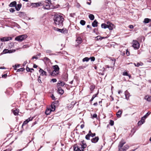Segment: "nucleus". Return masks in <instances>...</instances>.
<instances>
[{"label": "nucleus", "mask_w": 151, "mask_h": 151, "mask_svg": "<svg viewBox=\"0 0 151 151\" xmlns=\"http://www.w3.org/2000/svg\"><path fill=\"white\" fill-rule=\"evenodd\" d=\"M53 20L55 24L58 27L63 26L64 19L62 16L59 14L55 15Z\"/></svg>", "instance_id": "1"}, {"label": "nucleus", "mask_w": 151, "mask_h": 151, "mask_svg": "<svg viewBox=\"0 0 151 151\" xmlns=\"http://www.w3.org/2000/svg\"><path fill=\"white\" fill-rule=\"evenodd\" d=\"M87 147V145L84 140L81 141L79 145H75L74 146V150L75 151H83L84 149Z\"/></svg>", "instance_id": "2"}, {"label": "nucleus", "mask_w": 151, "mask_h": 151, "mask_svg": "<svg viewBox=\"0 0 151 151\" xmlns=\"http://www.w3.org/2000/svg\"><path fill=\"white\" fill-rule=\"evenodd\" d=\"M27 37L26 35H22L18 36L16 37L15 40L19 42H21L25 39Z\"/></svg>", "instance_id": "3"}, {"label": "nucleus", "mask_w": 151, "mask_h": 151, "mask_svg": "<svg viewBox=\"0 0 151 151\" xmlns=\"http://www.w3.org/2000/svg\"><path fill=\"white\" fill-rule=\"evenodd\" d=\"M132 47L135 49H138L139 47V44L136 40H133L132 42Z\"/></svg>", "instance_id": "4"}, {"label": "nucleus", "mask_w": 151, "mask_h": 151, "mask_svg": "<svg viewBox=\"0 0 151 151\" xmlns=\"http://www.w3.org/2000/svg\"><path fill=\"white\" fill-rule=\"evenodd\" d=\"M107 28L110 30H112L113 29L114 27V24L109 22H107Z\"/></svg>", "instance_id": "5"}, {"label": "nucleus", "mask_w": 151, "mask_h": 151, "mask_svg": "<svg viewBox=\"0 0 151 151\" xmlns=\"http://www.w3.org/2000/svg\"><path fill=\"white\" fill-rule=\"evenodd\" d=\"M129 148V146L126 145L123 147L118 148L119 151H126Z\"/></svg>", "instance_id": "6"}, {"label": "nucleus", "mask_w": 151, "mask_h": 151, "mask_svg": "<svg viewBox=\"0 0 151 151\" xmlns=\"http://www.w3.org/2000/svg\"><path fill=\"white\" fill-rule=\"evenodd\" d=\"M12 40V38L11 37H4L0 38V40H1L3 42L7 41L9 40Z\"/></svg>", "instance_id": "7"}, {"label": "nucleus", "mask_w": 151, "mask_h": 151, "mask_svg": "<svg viewBox=\"0 0 151 151\" xmlns=\"http://www.w3.org/2000/svg\"><path fill=\"white\" fill-rule=\"evenodd\" d=\"M75 104V102L72 101L70 103L68 104H67V107L68 109H71L73 107Z\"/></svg>", "instance_id": "8"}, {"label": "nucleus", "mask_w": 151, "mask_h": 151, "mask_svg": "<svg viewBox=\"0 0 151 151\" xmlns=\"http://www.w3.org/2000/svg\"><path fill=\"white\" fill-rule=\"evenodd\" d=\"M56 30L64 34H66L68 32V31L66 29H61L57 28Z\"/></svg>", "instance_id": "9"}, {"label": "nucleus", "mask_w": 151, "mask_h": 151, "mask_svg": "<svg viewBox=\"0 0 151 151\" xmlns=\"http://www.w3.org/2000/svg\"><path fill=\"white\" fill-rule=\"evenodd\" d=\"M43 8L45 9H51L50 4L47 3V1H45V4H44Z\"/></svg>", "instance_id": "10"}, {"label": "nucleus", "mask_w": 151, "mask_h": 151, "mask_svg": "<svg viewBox=\"0 0 151 151\" xmlns=\"http://www.w3.org/2000/svg\"><path fill=\"white\" fill-rule=\"evenodd\" d=\"M126 142L125 141L124 139H122L119 143L118 148L122 147L124 144Z\"/></svg>", "instance_id": "11"}, {"label": "nucleus", "mask_w": 151, "mask_h": 151, "mask_svg": "<svg viewBox=\"0 0 151 151\" xmlns=\"http://www.w3.org/2000/svg\"><path fill=\"white\" fill-rule=\"evenodd\" d=\"M65 84V83L64 82L59 81H58L57 85L58 87L63 86Z\"/></svg>", "instance_id": "12"}, {"label": "nucleus", "mask_w": 151, "mask_h": 151, "mask_svg": "<svg viewBox=\"0 0 151 151\" xmlns=\"http://www.w3.org/2000/svg\"><path fill=\"white\" fill-rule=\"evenodd\" d=\"M52 68L53 69V70L59 73L60 69L58 65H53L52 66Z\"/></svg>", "instance_id": "13"}, {"label": "nucleus", "mask_w": 151, "mask_h": 151, "mask_svg": "<svg viewBox=\"0 0 151 151\" xmlns=\"http://www.w3.org/2000/svg\"><path fill=\"white\" fill-rule=\"evenodd\" d=\"M33 117H30L24 121L23 124L22 125L26 124L32 120Z\"/></svg>", "instance_id": "14"}, {"label": "nucleus", "mask_w": 151, "mask_h": 151, "mask_svg": "<svg viewBox=\"0 0 151 151\" xmlns=\"http://www.w3.org/2000/svg\"><path fill=\"white\" fill-rule=\"evenodd\" d=\"M99 140V138L98 137H96L94 138H93L91 139V141L93 143H96Z\"/></svg>", "instance_id": "15"}, {"label": "nucleus", "mask_w": 151, "mask_h": 151, "mask_svg": "<svg viewBox=\"0 0 151 151\" xmlns=\"http://www.w3.org/2000/svg\"><path fill=\"white\" fill-rule=\"evenodd\" d=\"M50 75L52 76H55L57 75L58 73L59 72H56V71L53 70L52 72L50 73V72H49Z\"/></svg>", "instance_id": "16"}, {"label": "nucleus", "mask_w": 151, "mask_h": 151, "mask_svg": "<svg viewBox=\"0 0 151 151\" xmlns=\"http://www.w3.org/2000/svg\"><path fill=\"white\" fill-rule=\"evenodd\" d=\"M39 72L42 76H46L47 75V73L46 72L43 70L41 68L40 69Z\"/></svg>", "instance_id": "17"}, {"label": "nucleus", "mask_w": 151, "mask_h": 151, "mask_svg": "<svg viewBox=\"0 0 151 151\" xmlns=\"http://www.w3.org/2000/svg\"><path fill=\"white\" fill-rule=\"evenodd\" d=\"M125 96L126 99L127 100H128L130 96V94L127 91V90L125 92Z\"/></svg>", "instance_id": "18"}, {"label": "nucleus", "mask_w": 151, "mask_h": 151, "mask_svg": "<svg viewBox=\"0 0 151 151\" xmlns=\"http://www.w3.org/2000/svg\"><path fill=\"white\" fill-rule=\"evenodd\" d=\"M52 111L51 108H47L45 111V113L47 115H49L50 114Z\"/></svg>", "instance_id": "19"}, {"label": "nucleus", "mask_w": 151, "mask_h": 151, "mask_svg": "<svg viewBox=\"0 0 151 151\" xmlns=\"http://www.w3.org/2000/svg\"><path fill=\"white\" fill-rule=\"evenodd\" d=\"M42 60L44 62V63H46L49 62L50 61V59L46 57H45L44 58L42 59Z\"/></svg>", "instance_id": "20"}, {"label": "nucleus", "mask_w": 151, "mask_h": 151, "mask_svg": "<svg viewBox=\"0 0 151 151\" xmlns=\"http://www.w3.org/2000/svg\"><path fill=\"white\" fill-rule=\"evenodd\" d=\"M122 110H119L116 114V115L118 118H120L121 117L122 114Z\"/></svg>", "instance_id": "21"}, {"label": "nucleus", "mask_w": 151, "mask_h": 151, "mask_svg": "<svg viewBox=\"0 0 151 151\" xmlns=\"http://www.w3.org/2000/svg\"><path fill=\"white\" fill-rule=\"evenodd\" d=\"M76 42L78 44H80L82 42V39L80 37H78L76 40Z\"/></svg>", "instance_id": "22"}, {"label": "nucleus", "mask_w": 151, "mask_h": 151, "mask_svg": "<svg viewBox=\"0 0 151 151\" xmlns=\"http://www.w3.org/2000/svg\"><path fill=\"white\" fill-rule=\"evenodd\" d=\"M98 22L96 20H95L92 24V25L93 27H97V26Z\"/></svg>", "instance_id": "23"}, {"label": "nucleus", "mask_w": 151, "mask_h": 151, "mask_svg": "<svg viewBox=\"0 0 151 151\" xmlns=\"http://www.w3.org/2000/svg\"><path fill=\"white\" fill-rule=\"evenodd\" d=\"M21 4H18L17 5H16V6H15L16 9L17 11H19L21 8Z\"/></svg>", "instance_id": "24"}, {"label": "nucleus", "mask_w": 151, "mask_h": 151, "mask_svg": "<svg viewBox=\"0 0 151 151\" xmlns=\"http://www.w3.org/2000/svg\"><path fill=\"white\" fill-rule=\"evenodd\" d=\"M145 99L148 101H151V96H145Z\"/></svg>", "instance_id": "25"}, {"label": "nucleus", "mask_w": 151, "mask_h": 151, "mask_svg": "<svg viewBox=\"0 0 151 151\" xmlns=\"http://www.w3.org/2000/svg\"><path fill=\"white\" fill-rule=\"evenodd\" d=\"M151 22V19L147 18H146L144 19L143 22L147 24Z\"/></svg>", "instance_id": "26"}, {"label": "nucleus", "mask_w": 151, "mask_h": 151, "mask_svg": "<svg viewBox=\"0 0 151 151\" xmlns=\"http://www.w3.org/2000/svg\"><path fill=\"white\" fill-rule=\"evenodd\" d=\"M16 1H14L11 2L9 6L10 7H15L16 5Z\"/></svg>", "instance_id": "27"}, {"label": "nucleus", "mask_w": 151, "mask_h": 151, "mask_svg": "<svg viewBox=\"0 0 151 151\" xmlns=\"http://www.w3.org/2000/svg\"><path fill=\"white\" fill-rule=\"evenodd\" d=\"M58 91L59 93L62 94L64 93L63 90L60 87H59L58 89Z\"/></svg>", "instance_id": "28"}, {"label": "nucleus", "mask_w": 151, "mask_h": 151, "mask_svg": "<svg viewBox=\"0 0 151 151\" xmlns=\"http://www.w3.org/2000/svg\"><path fill=\"white\" fill-rule=\"evenodd\" d=\"M134 65L136 67H138L140 66H142L143 65V63L142 62L137 63H134Z\"/></svg>", "instance_id": "29"}, {"label": "nucleus", "mask_w": 151, "mask_h": 151, "mask_svg": "<svg viewBox=\"0 0 151 151\" xmlns=\"http://www.w3.org/2000/svg\"><path fill=\"white\" fill-rule=\"evenodd\" d=\"M106 37H101L100 36H98L97 37H96V40H101L102 39H104L105 38H106Z\"/></svg>", "instance_id": "30"}, {"label": "nucleus", "mask_w": 151, "mask_h": 151, "mask_svg": "<svg viewBox=\"0 0 151 151\" xmlns=\"http://www.w3.org/2000/svg\"><path fill=\"white\" fill-rule=\"evenodd\" d=\"M88 17L91 20H93L94 19V16L92 14H90L88 16Z\"/></svg>", "instance_id": "31"}, {"label": "nucleus", "mask_w": 151, "mask_h": 151, "mask_svg": "<svg viewBox=\"0 0 151 151\" xmlns=\"http://www.w3.org/2000/svg\"><path fill=\"white\" fill-rule=\"evenodd\" d=\"M101 27L102 28L106 29L107 28V24H105L103 23L101 24Z\"/></svg>", "instance_id": "32"}, {"label": "nucleus", "mask_w": 151, "mask_h": 151, "mask_svg": "<svg viewBox=\"0 0 151 151\" xmlns=\"http://www.w3.org/2000/svg\"><path fill=\"white\" fill-rule=\"evenodd\" d=\"M13 112L14 115H18L19 111L17 109H16L15 110H13Z\"/></svg>", "instance_id": "33"}, {"label": "nucleus", "mask_w": 151, "mask_h": 151, "mask_svg": "<svg viewBox=\"0 0 151 151\" xmlns=\"http://www.w3.org/2000/svg\"><path fill=\"white\" fill-rule=\"evenodd\" d=\"M95 88V86L94 85H92L90 86V89L91 91V93H92V91H93L94 89Z\"/></svg>", "instance_id": "34"}, {"label": "nucleus", "mask_w": 151, "mask_h": 151, "mask_svg": "<svg viewBox=\"0 0 151 151\" xmlns=\"http://www.w3.org/2000/svg\"><path fill=\"white\" fill-rule=\"evenodd\" d=\"M51 110L52 111H54L55 110V106L54 105H52L51 106Z\"/></svg>", "instance_id": "35"}, {"label": "nucleus", "mask_w": 151, "mask_h": 151, "mask_svg": "<svg viewBox=\"0 0 151 151\" xmlns=\"http://www.w3.org/2000/svg\"><path fill=\"white\" fill-rule=\"evenodd\" d=\"M89 58L88 57H86L83 59V62H88L89 60Z\"/></svg>", "instance_id": "36"}, {"label": "nucleus", "mask_w": 151, "mask_h": 151, "mask_svg": "<svg viewBox=\"0 0 151 151\" xmlns=\"http://www.w3.org/2000/svg\"><path fill=\"white\" fill-rule=\"evenodd\" d=\"M80 23L81 25H84L85 24L86 22L83 20H81L80 22Z\"/></svg>", "instance_id": "37"}, {"label": "nucleus", "mask_w": 151, "mask_h": 151, "mask_svg": "<svg viewBox=\"0 0 151 151\" xmlns=\"http://www.w3.org/2000/svg\"><path fill=\"white\" fill-rule=\"evenodd\" d=\"M52 51L51 50H46V53H47L49 54L50 55H52V54H51Z\"/></svg>", "instance_id": "38"}, {"label": "nucleus", "mask_w": 151, "mask_h": 151, "mask_svg": "<svg viewBox=\"0 0 151 151\" xmlns=\"http://www.w3.org/2000/svg\"><path fill=\"white\" fill-rule=\"evenodd\" d=\"M68 77V75L67 74H65V77H63V78L65 81H67V79Z\"/></svg>", "instance_id": "39"}, {"label": "nucleus", "mask_w": 151, "mask_h": 151, "mask_svg": "<svg viewBox=\"0 0 151 151\" xmlns=\"http://www.w3.org/2000/svg\"><path fill=\"white\" fill-rule=\"evenodd\" d=\"M97 94H98V93H97V94H95V95H94L93 96H92V98L90 100L91 101H93V99H94V98H95V97L97 95Z\"/></svg>", "instance_id": "40"}, {"label": "nucleus", "mask_w": 151, "mask_h": 151, "mask_svg": "<svg viewBox=\"0 0 151 151\" xmlns=\"http://www.w3.org/2000/svg\"><path fill=\"white\" fill-rule=\"evenodd\" d=\"M90 136L91 135L87 134L85 138L87 140H89Z\"/></svg>", "instance_id": "41"}, {"label": "nucleus", "mask_w": 151, "mask_h": 151, "mask_svg": "<svg viewBox=\"0 0 151 151\" xmlns=\"http://www.w3.org/2000/svg\"><path fill=\"white\" fill-rule=\"evenodd\" d=\"M123 75L124 76H129V77L130 76L129 75L128 73L126 72H124L123 73Z\"/></svg>", "instance_id": "42"}, {"label": "nucleus", "mask_w": 151, "mask_h": 151, "mask_svg": "<svg viewBox=\"0 0 151 151\" xmlns=\"http://www.w3.org/2000/svg\"><path fill=\"white\" fill-rule=\"evenodd\" d=\"M36 3V6L37 7L39 6H40L42 5V3L40 2H39L38 3Z\"/></svg>", "instance_id": "43"}, {"label": "nucleus", "mask_w": 151, "mask_h": 151, "mask_svg": "<svg viewBox=\"0 0 151 151\" xmlns=\"http://www.w3.org/2000/svg\"><path fill=\"white\" fill-rule=\"evenodd\" d=\"M146 118H145V117L143 116L142 117L141 119V121L143 122V123H144L145 122V119Z\"/></svg>", "instance_id": "44"}, {"label": "nucleus", "mask_w": 151, "mask_h": 151, "mask_svg": "<svg viewBox=\"0 0 151 151\" xmlns=\"http://www.w3.org/2000/svg\"><path fill=\"white\" fill-rule=\"evenodd\" d=\"M150 113H151L150 112H148L144 116L145 117V118H146L150 114Z\"/></svg>", "instance_id": "45"}, {"label": "nucleus", "mask_w": 151, "mask_h": 151, "mask_svg": "<svg viewBox=\"0 0 151 151\" xmlns=\"http://www.w3.org/2000/svg\"><path fill=\"white\" fill-rule=\"evenodd\" d=\"M24 68H21L20 69H18L17 71V72H19V71H23L24 70Z\"/></svg>", "instance_id": "46"}, {"label": "nucleus", "mask_w": 151, "mask_h": 151, "mask_svg": "<svg viewBox=\"0 0 151 151\" xmlns=\"http://www.w3.org/2000/svg\"><path fill=\"white\" fill-rule=\"evenodd\" d=\"M91 116H92V118L93 119L97 118V115L96 114H93V115H91Z\"/></svg>", "instance_id": "47"}, {"label": "nucleus", "mask_w": 151, "mask_h": 151, "mask_svg": "<svg viewBox=\"0 0 151 151\" xmlns=\"http://www.w3.org/2000/svg\"><path fill=\"white\" fill-rule=\"evenodd\" d=\"M110 125L111 126L113 125L114 124V121H113V120H110Z\"/></svg>", "instance_id": "48"}, {"label": "nucleus", "mask_w": 151, "mask_h": 151, "mask_svg": "<svg viewBox=\"0 0 151 151\" xmlns=\"http://www.w3.org/2000/svg\"><path fill=\"white\" fill-rule=\"evenodd\" d=\"M9 50L7 49H4L3 51V53L4 54L8 53Z\"/></svg>", "instance_id": "49"}, {"label": "nucleus", "mask_w": 151, "mask_h": 151, "mask_svg": "<svg viewBox=\"0 0 151 151\" xmlns=\"http://www.w3.org/2000/svg\"><path fill=\"white\" fill-rule=\"evenodd\" d=\"M26 70L28 72H32V71L30 70V68L29 67H27Z\"/></svg>", "instance_id": "50"}, {"label": "nucleus", "mask_w": 151, "mask_h": 151, "mask_svg": "<svg viewBox=\"0 0 151 151\" xmlns=\"http://www.w3.org/2000/svg\"><path fill=\"white\" fill-rule=\"evenodd\" d=\"M143 124V123L142 122L141 120L139 121L138 123V125H141L142 124Z\"/></svg>", "instance_id": "51"}, {"label": "nucleus", "mask_w": 151, "mask_h": 151, "mask_svg": "<svg viewBox=\"0 0 151 151\" xmlns=\"http://www.w3.org/2000/svg\"><path fill=\"white\" fill-rule=\"evenodd\" d=\"M45 1H47V3H48L49 4H51V0H45Z\"/></svg>", "instance_id": "52"}, {"label": "nucleus", "mask_w": 151, "mask_h": 151, "mask_svg": "<svg viewBox=\"0 0 151 151\" xmlns=\"http://www.w3.org/2000/svg\"><path fill=\"white\" fill-rule=\"evenodd\" d=\"M89 58L91 59V61H93L95 60V58L94 57H91Z\"/></svg>", "instance_id": "53"}, {"label": "nucleus", "mask_w": 151, "mask_h": 151, "mask_svg": "<svg viewBox=\"0 0 151 151\" xmlns=\"http://www.w3.org/2000/svg\"><path fill=\"white\" fill-rule=\"evenodd\" d=\"M10 11L12 12H13L15 11V10L14 8H11L10 9Z\"/></svg>", "instance_id": "54"}, {"label": "nucleus", "mask_w": 151, "mask_h": 151, "mask_svg": "<svg viewBox=\"0 0 151 151\" xmlns=\"http://www.w3.org/2000/svg\"><path fill=\"white\" fill-rule=\"evenodd\" d=\"M51 81L53 83H55V82H56L57 81V80H56V79H55V78L52 79L51 80Z\"/></svg>", "instance_id": "55"}, {"label": "nucleus", "mask_w": 151, "mask_h": 151, "mask_svg": "<svg viewBox=\"0 0 151 151\" xmlns=\"http://www.w3.org/2000/svg\"><path fill=\"white\" fill-rule=\"evenodd\" d=\"M38 82H39V83H42L40 79V76L39 77V78L38 79Z\"/></svg>", "instance_id": "56"}, {"label": "nucleus", "mask_w": 151, "mask_h": 151, "mask_svg": "<svg viewBox=\"0 0 151 151\" xmlns=\"http://www.w3.org/2000/svg\"><path fill=\"white\" fill-rule=\"evenodd\" d=\"M95 135H96V134L95 133H92V134H91V136L92 137H93L95 136Z\"/></svg>", "instance_id": "57"}, {"label": "nucleus", "mask_w": 151, "mask_h": 151, "mask_svg": "<svg viewBox=\"0 0 151 151\" xmlns=\"http://www.w3.org/2000/svg\"><path fill=\"white\" fill-rule=\"evenodd\" d=\"M32 5L33 6V7H36L37 6H36V3H32Z\"/></svg>", "instance_id": "58"}, {"label": "nucleus", "mask_w": 151, "mask_h": 151, "mask_svg": "<svg viewBox=\"0 0 151 151\" xmlns=\"http://www.w3.org/2000/svg\"><path fill=\"white\" fill-rule=\"evenodd\" d=\"M38 59V58L36 56H33L32 58V59Z\"/></svg>", "instance_id": "59"}, {"label": "nucleus", "mask_w": 151, "mask_h": 151, "mask_svg": "<svg viewBox=\"0 0 151 151\" xmlns=\"http://www.w3.org/2000/svg\"><path fill=\"white\" fill-rule=\"evenodd\" d=\"M51 97L53 100H55V98L53 95H52L51 96Z\"/></svg>", "instance_id": "60"}, {"label": "nucleus", "mask_w": 151, "mask_h": 151, "mask_svg": "<svg viewBox=\"0 0 151 151\" xmlns=\"http://www.w3.org/2000/svg\"><path fill=\"white\" fill-rule=\"evenodd\" d=\"M129 27L131 29H132L134 28V26L133 25H129Z\"/></svg>", "instance_id": "61"}, {"label": "nucleus", "mask_w": 151, "mask_h": 151, "mask_svg": "<svg viewBox=\"0 0 151 151\" xmlns=\"http://www.w3.org/2000/svg\"><path fill=\"white\" fill-rule=\"evenodd\" d=\"M7 76L6 74H4L3 75H2V78H5Z\"/></svg>", "instance_id": "62"}, {"label": "nucleus", "mask_w": 151, "mask_h": 151, "mask_svg": "<svg viewBox=\"0 0 151 151\" xmlns=\"http://www.w3.org/2000/svg\"><path fill=\"white\" fill-rule=\"evenodd\" d=\"M84 127V125L83 124H82L81 126V129H83Z\"/></svg>", "instance_id": "63"}, {"label": "nucleus", "mask_w": 151, "mask_h": 151, "mask_svg": "<svg viewBox=\"0 0 151 151\" xmlns=\"http://www.w3.org/2000/svg\"><path fill=\"white\" fill-rule=\"evenodd\" d=\"M92 133L91 132V130H90L88 134L91 135Z\"/></svg>", "instance_id": "64"}]
</instances>
